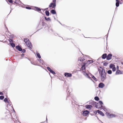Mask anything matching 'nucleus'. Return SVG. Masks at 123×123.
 I'll return each mask as SVG.
<instances>
[{
	"label": "nucleus",
	"instance_id": "obj_1",
	"mask_svg": "<svg viewBox=\"0 0 123 123\" xmlns=\"http://www.w3.org/2000/svg\"><path fill=\"white\" fill-rule=\"evenodd\" d=\"M53 2L51 3L49 5V7H52V8H54L56 5V0H53Z\"/></svg>",
	"mask_w": 123,
	"mask_h": 123
},
{
	"label": "nucleus",
	"instance_id": "obj_2",
	"mask_svg": "<svg viewBox=\"0 0 123 123\" xmlns=\"http://www.w3.org/2000/svg\"><path fill=\"white\" fill-rule=\"evenodd\" d=\"M101 77H105L106 76L104 70H103L100 74Z\"/></svg>",
	"mask_w": 123,
	"mask_h": 123
},
{
	"label": "nucleus",
	"instance_id": "obj_3",
	"mask_svg": "<svg viewBox=\"0 0 123 123\" xmlns=\"http://www.w3.org/2000/svg\"><path fill=\"white\" fill-rule=\"evenodd\" d=\"M89 113V112L88 111H86L83 112L82 114L83 115L85 116H86Z\"/></svg>",
	"mask_w": 123,
	"mask_h": 123
},
{
	"label": "nucleus",
	"instance_id": "obj_4",
	"mask_svg": "<svg viewBox=\"0 0 123 123\" xmlns=\"http://www.w3.org/2000/svg\"><path fill=\"white\" fill-rule=\"evenodd\" d=\"M65 76L66 77H71L72 76V74L70 73H66L64 74Z\"/></svg>",
	"mask_w": 123,
	"mask_h": 123
},
{
	"label": "nucleus",
	"instance_id": "obj_5",
	"mask_svg": "<svg viewBox=\"0 0 123 123\" xmlns=\"http://www.w3.org/2000/svg\"><path fill=\"white\" fill-rule=\"evenodd\" d=\"M107 116H108L112 118L115 117H116V115L114 114H111L109 113L108 114Z\"/></svg>",
	"mask_w": 123,
	"mask_h": 123
},
{
	"label": "nucleus",
	"instance_id": "obj_6",
	"mask_svg": "<svg viewBox=\"0 0 123 123\" xmlns=\"http://www.w3.org/2000/svg\"><path fill=\"white\" fill-rule=\"evenodd\" d=\"M112 55L111 54H108L106 57L107 59L108 60H109L111 59Z\"/></svg>",
	"mask_w": 123,
	"mask_h": 123
},
{
	"label": "nucleus",
	"instance_id": "obj_7",
	"mask_svg": "<svg viewBox=\"0 0 123 123\" xmlns=\"http://www.w3.org/2000/svg\"><path fill=\"white\" fill-rule=\"evenodd\" d=\"M97 111L98 113L101 115L102 116H104V114L103 113V112L102 111L99 110H98Z\"/></svg>",
	"mask_w": 123,
	"mask_h": 123
},
{
	"label": "nucleus",
	"instance_id": "obj_8",
	"mask_svg": "<svg viewBox=\"0 0 123 123\" xmlns=\"http://www.w3.org/2000/svg\"><path fill=\"white\" fill-rule=\"evenodd\" d=\"M26 45H27L28 47L30 48L31 49V48L32 46L31 44V43L30 41L28 42L26 44Z\"/></svg>",
	"mask_w": 123,
	"mask_h": 123
},
{
	"label": "nucleus",
	"instance_id": "obj_9",
	"mask_svg": "<svg viewBox=\"0 0 123 123\" xmlns=\"http://www.w3.org/2000/svg\"><path fill=\"white\" fill-rule=\"evenodd\" d=\"M105 86V85L102 83H100L98 85V87L100 88H103Z\"/></svg>",
	"mask_w": 123,
	"mask_h": 123
},
{
	"label": "nucleus",
	"instance_id": "obj_10",
	"mask_svg": "<svg viewBox=\"0 0 123 123\" xmlns=\"http://www.w3.org/2000/svg\"><path fill=\"white\" fill-rule=\"evenodd\" d=\"M85 59L83 57H80L79 58L78 60V62L80 63V62H83Z\"/></svg>",
	"mask_w": 123,
	"mask_h": 123
},
{
	"label": "nucleus",
	"instance_id": "obj_11",
	"mask_svg": "<svg viewBox=\"0 0 123 123\" xmlns=\"http://www.w3.org/2000/svg\"><path fill=\"white\" fill-rule=\"evenodd\" d=\"M34 9V10L37 11H40L41 10V9L40 8H39L37 7H35Z\"/></svg>",
	"mask_w": 123,
	"mask_h": 123
},
{
	"label": "nucleus",
	"instance_id": "obj_12",
	"mask_svg": "<svg viewBox=\"0 0 123 123\" xmlns=\"http://www.w3.org/2000/svg\"><path fill=\"white\" fill-rule=\"evenodd\" d=\"M16 48L19 51H21L22 50L21 48L19 46H16Z\"/></svg>",
	"mask_w": 123,
	"mask_h": 123
},
{
	"label": "nucleus",
	"instance_id": "obj_13",
	"mask_svg": "<svg viewBox=\"0 0 123 123\" xmlns=\"http://www.w3.org/2000/svg\"><path fill=\"white\" fill-rule=\"evenodd\" d=\"M92 107V106L91 105H86V107L87 109L91 108Z\"/></svg>",
	"mask_w": 123,
	"mask_h": 123
},
{
	"label": "nucleus",
	"instance_id": "obj_14",
	"mask_svg": "<svg viewBox=\"0 0 123 123\" xmlns=\"http://www.w3.org/2000/svg\"><path fill=\"white\" fill-rule=\"evenodd\" d=\"M107 55L106 54H105L103 55L102 56V58L103 59H105L107 57Z\"/></svg>",
	"mask_w": 123,
	"mask_h": 123
},
{
	"label": "nucleus",
	"instance_id": "obj_15",
	"mask_svg": "<svg viewBox=\"0 0 123 123\" xmlns=\"http://www.w3.org/2000/svg\"><path fill=\"white\" fill-rule=\"evenodd\" d=\"M122 73L119 70H118L116 72V74H121Z\"/></svg>",
	"mask_w": 123,
	"mask_h": 123
},
{
	"label": "nucleus",
	"instance_id": "obj_16",
	"mask_svg": "<svg viewBox=\"0 0 123 123\" xmlns=\"http://www.w3.org/2000/svg\"><path fill=\"white\" fill-rule=\"evenodd\" d=\"M24 41L26 44L28 42L30 41H29V39L27 38L25 39L24 40Z\"/></svg>",
	"mask_w": 123,
	"mask_h": 123
},
{
	"label": "nucleus",
	"instance_id": "obj_17",
	"mask_svg": "<svg viewBox=\"0 0 123 123\" xmlns=\"http://www.w3.org/2000/svg\"><path fill=\"white\" fill-rule=\"evenodd\" d=\"M115 67V65L113 64H111L110 66V68H112Z\"/></svg>",
	"mask_w": 123,
	"mask_h": 123
},
{
	"label": "nucleus",
	"instance_id": "obj_18",
	"mask_svg": "<svg viewBox=\"0 0 123 123\" xmlns=\"http://www.w3.org/2000/svg\"><path fill=\"white\" fill-rule=\"evenodd\" d=\"M83 74L85 76H87L88 77H90V75H87V74L85 72H83Z\"/></svg>",
	"mask_w": 123,
	"mask_h": 123
},
{
	"label": "nucleus",
	"instance_id": "obj_19",
	"mask_svg": "<svg viewBox=\"0 0 123 123\" xmlns=\"http://www.w3.org/2000/svg\"><path fill=\"white\" fill-rule=\"evenodd\" d=\"M58 78H57L58 79L60 80H63V81H64V77H58Z\"/></svg>",
	"mask_w": 123,
	"mask_h": 123
},
{
	"label": "nucleus",
	"instance_id": "obj_20",
	"mask_svg": "<svg viewBox=\"0 0 123 123\" xmlns=\"http://www.w3.org/2000/svg\"><path fill=\"white\" fill-rule=\"evenodd\" d=\"M51 12L52 14H55L56 13L55 11L54 10H52L51 11Z\"/></svg>",
	"mask_w": 123,
	"mask_h": 123
},
{
	"label": "nucleus",
	"instance_id": "obj_21",
	"mask_svg": "<svg viewBox=\"0 0 123 123\" xmlns=\"http://www.w3.org/2000/svg\"><path fill=\"white\" fill-rule=\"evenodd\" d=\"M45 13H46V15L47 16H49V12L48 11H45Z\"/></svg>",
	"mask_w": 123,
	"mask_h": 123
},
{
	"label": "nucleus",
	"instance_id": "obj_22",
	"mask_svg": "<svg viewBox=\"0 0 123 123\" xmlns=\"http://www.w3.org/2000/svg\"><path fill=\"white\" fill-rule=\"evenodd\" d=\"M93 61L92 60H89L87 62V63L88 64H90L92 63Z\"/></svg>",
	"mask_w": 123,
	"mask_h": 123
},
{
	"label": "nucleus",
	"instance_id": "obj_23",
	"mask_svg": "<svg viewBox=\"0 0 123 123\" xmlns=\"http://www.w3.org/2000/svg\"><path fill=\"white\" fill-rule=\"evenodd\" d=\"M4 101L6 102L7 103H9V101L6 98H5V99H4Z\"/></svg>",
	"mask_w": 123,
	"mask_h": 123
},
{
	"label": "nucleus",
	"instance_id": "obj_24",
	"mask_svg": "<svg viewBox=\"0 0 123 123\" xmlns=\"http://www.w3.org/2000/svg\"><path fill=\"white\" fill-rule=\"evenodd\" d=\"M94 99L96 100L97 101H98L99 100V98L97 96L95 97Z\"/></svg>",
	"mask_w": 123,
	"mask_h": 123
},
{
	"label": "nucleus",
	"instance_id": "obj_25",
	"mask_svg": "<svg viewBox=\"0 0 123 123\" xmlns=\"http://www.w3.org/2000/svg\"><path fill=\"white\" fill-rule=\"evenodd\" d=\"M44 18L45 20L47 21H49L50 20V19L49 18H47L46 17H44Z\"/></svg>",
	"mask_w": 123,
	"mask_h": 123
},
{
	"label": "nucleus",
	"instance_id": "obj_26",
	"mask_svg": "<svg viewBox=\"0 0 123 123\" xmlns=\"http://www.w3.org/2000/svg\"><path fill=\"white\" fill-rule=\"evenodd\" d=\"M81 68L82 70H83L85 69V64L83 65L82 66V67H81Z\"/></svg>",
	"mask_w": 123,
	"mask_h": 123
},
{
	"label": "nucleus",
	"instance_id": "obj_27",
	"mask_svg": "<svg viewBox=\"0 0 123 123\" xmlns=\"http://www.w3.org/2000/svg\"><path fill=\"white\" fill-rule=\"evenodd\" d=\"M37 56L39 58H41V56L38 53H37Z\"/></svg>",
	"mask_w": 123,
	"mask_h": 123
},
{
	"label": "nucleus",
	"instance_id": "obj_28",
	"mask_svg": "<svg viewBox=\"0 0 123 123\" xmlns=\"http://www.w3.org/2000/svg\"><path fill=\"white\" fill-rule=\"evenodd\" d=\"M107 73L109 74H111L112 73V71L111 70H109L107 71Z\"/></svg>",
	"mask_w": 123,
	"mask_h": 123
},
{
	"label": "nucleus",
	"instance_id": "obj_29",
	"mask_svg": "<svg viewBox=\"0 0 123 123\" xmlns=\"http://www.w3.org/2000/svg\"><path fill=\"white\" fill-rule=\"evenodd\" d=\"M4 98V96H0V99L2 100Z\"/></svg>",
	"mask_w": 123,
	"mask_h": 123
},
{
	"label": "nucleus",
	"instance_id": "obj_30",
	"mask_svg": "<svg viewBox=\"0 0 123 123\" xmlns=\"http://www.w3.org/2000/svg\"><path fill=\"white\" fill-rule=\"evenodd\" d=\"M100 79L102 81H103L105 79L106 77H100Z\"/></svg>",
	"mask_w": 123,
	"mask_h": 123
},
{
	"label": "nucleus",
	"instance_id": "obj_31",
	"mask_svg": "<svg viewBox=\"0 0 123 123\" xmlns=\"http://www.w3.org/2000/svg\"><path fill=\"white\" fill-rule=\"evenodd\" d=\"M99 104L101 105L103 104V102L101 101H99Z\"/></svg>",
	"mask_w": 123,
	"mask_h": 123
},
{
	"label": "nucleus",
	"instance_id": "obj_32",
	"mask_svg": "<svg viewBox=\"0 0 123 123\" xmlns=\"http://www.w3.org/2000/svg\"><path fill=\"white\" fill-rule=\"evenodd\" d=\"M47 68L48 70H49L50 72L52 70L49 67H47Z\"/></svg>",
	"mask_w": 123,
	"mask_h": 123
},
{
	"label": "nucleus",
	"instance_id": "obj_33",
	"mask_svg": "<svg viewBox=\"0 0 123 123\" xmlns=\"http://www.w3.org/2000/svg\"><path fill=\"white\" fill-rule=\"evenodd\" d=\"M119 2H116V6H117L118 7L119 6Z\"/></svg>",
	"mask_w": 123,
	"mask_h": 123
},
{
	"label": "nucleus",
	"instance_id": "obj_34",
	"mask_svg": "<svg viewBox=\"0 0 123 123\" xmlns=\"http://www.w3.org/2000/svg\"><path fill=\"white\" fill-rule=\"evenodd\" d=\"M50 72L53 74H55V72L52 70Z\"/></svg>",
	"mask_w": 123,
	"mask_h": 123
},
{
	"label": "nucleus",
	"instance_id": "obj_35",
	"mask_svg": "<svg viewBox=\"0 0 123 123\" xmlns=\"http://www.w3.org/2000/svg\"><path fill=\"white\" fill-rule=\"evenodd\" d=\"M11 45L12 47H14L15 46V44L14 43H11Z\"/></svg>",
	"mask_w": 123,
	"mask_h": 123
},
{
	"label": "nucleus",
	"instance_id": "obj_36",
	"mask_svg": "<svg viewBox=\"0 0 123 123\" xmlns=\"http://www.w3.org/2000/svg\"><path fill=\"white\" fill-rule=\"evenodd\" d=\"M112 70L113 71H116V68L115 67V66L114 67V68H112Z\"/></svg>",
	"mask_w": 123,
	"mask_h": 123
},
{
	"label": "nucleus",
	"instance_id": "obj_37",
	"mask_svg": "<svg viewBox=\"0 0 123 123\" xmlns=\"http://www.w3.org/2000/svg\"><path fill=\"white\" fill-rule=\"evenodd\" d=\"M8 1L11 3H12L13 2V1L12 0H8Z\"/></svg>",
	"mask_w": 123,
	"mask_h": 123
},
{
	"label": "nucleus",
	"instance_id": "obj_38",
	"mask_svg": "<svg viewBox=\"0 0 123 123\" xmlns=\"http://www.w3.org/2000/svg\"><path fill=\"white\" fill-rule=\"evenodd\" d=\"M93 78V80H94L95 81H97V80L96 78V77H92Z\"/></svg>",
	"mask_w": 123,
	"mask_h": 123
},
{
	"label": "nucleus",
	"instance_id": "obj_39",
	"mask_svg": "<svg viewBox=\"0 0 123 123\" xmlns=\"http://www.w3.org/2000/svg\"><path fill=\"white\" fill-rule=\"evenodd\" d=\"M87 75H90V76H91V77H94V76H93L91 74H87Z\"/></svg>",
	"mask_w": 123,
	"mask_h": 123
},
{
	"label": "nucleus",
	"instance_id": "obj_40",
	"mask_svg": "<svg viewBox=\"0 0 123 123\" xmlns=\"http://www.w3.org/2000/svg\"><path fill=\"white\" fill-rule=\"evenodd\" d=\"M26 8L28 9H31V7H26Z\"/></svg>",
	"mask_w": 123,
	"mask_h": 123
},
{
	"label": "nucleus",
	"instance_id": "obj_41",
	"mask_svg": "<svg viewBox=\"0 0 123 123\" xmlns=\"http://www.w3.org/2000/svg\"><path fill=\"white\" fill-rule=\"evenodd\" d=\"M0 95H3V94L1 92H0Z\"/></svg>",
	"mask_w": 123,
	"mask_h": 123
},
{
	"label": "nucleus",
	"instance_id": "obj_42",
	"mask_svg": "<svg viewBox=\"0 0 123 123\" xmlns=\"http://www.w3.org/2000/svg\"><path fill=\"white\" fill-rule=\"evenodd\" d=\"M25 50L24 49H23V50H22V52H23V53H25Z\"/></svg>",
	"mask_w": 123,
	"mask_h": 123
},
{
	"label": "nucleus",
	"instance_id": "obj_43",
	"mask_svg": "<svg viewBox=\"0 0 123 123\" xmlns=\"http://www.w3.org/2000/svg\"><path fill=\"white\" fill-rule=\"evenodd\" d=\"M40 62L41 63H42V64H43V61H41V60L40 59Z\"/></svg>",
	"mask_w": 123,
	"mask_h": 123
},
{
	"label": "nucleus",
	"instance_id": "obj_44",
	"mask_svg": "<svg viewBox=\"0 0 123 123\" xmlns=\"http://www.w3.org/2000/svg\"><path fill=\"white\" fill-rule=\"evenodd\" d=\"M107 64V63H106V62H105L104 63V64L106 66V65Z\"/></svg>",
	"mask_w": 123,
	"mask_h": 123
},
{
	"label": "nucleus",
	"instance_id": "obj_45",
	"mask_svg": "<svg viewBox=\"0 0 123 123\" xmlns=\"http://www.w3.org/2000/svg\"><path fill=\"white\" fill-rule=\"evenodd\" d=\"M90 79V80H92V81H93V82H94V81H93V80L91 78V77H88Z\"/></svg>",
	"mask_w": 123,
	"mask_h": 123
},
{
	"label": "nucleus",
	"instance_id": "obj_46",
	"mask_svg": "<svg viewBox=\"0 0 123 123\" xmlns=\"http://www.w3.org/2000/svg\"><path fill=\"white\" fill-rule=\"evenodd\" d=\"M9 41L10 42H12V40L11 39H10L9 40Z\"/></svg>",
	"mask_w": 123,
	"mask_h": 123
},
{
	"label": "nucleus",
	"instance_id": "obj_47",
	"mask_svg": "<svg viewBox=\"0 0 123 123\" xmlns=\"http://www.w3.org/2000/svg\"><path fill=\"white\" fill-rule=\"evenodd\" d=\"M8 105L10 106L11 107H12V106H11V105L10 104H8Z\"/></svg>",
	"mask_w": 123,
	"mask_h": 123
},
{
	"label": "nucleus",
	"instance_id": "obj_48",
	"mask_svg": "<svg viewBox=\"0 0 123 123\" xmlns=\"http://www.w3.org/2000/svg\"><path fill=\"white\" fill-rule=\"evenodd\" d=\"M116 1H117V2H119V1H118V0H116Z\"/></svg>",
	"mask_w": 123,
	"mask_h": 123
},
{
	"label": "nucleus",
	"instance_id": "obj_49",
	"mask_svg": "<svg viewBox=\"0 0 123 123\" xmlns=\"http://www.w3.org/2000/svg\"><path fill=\"white\" fill-rule=\"evenodd\" d=\"M24 55V54H22V55H21V56H23Z\"/></svg>",
	"mask_w": 123,
	"mask_h": 123
},
{
	"label": "nucleus",
	"instance_id": "obj_50",
	"mask_svg": "<svg viewBox=\"0 0 123 123\" xmlns=\"http://www.w3.org/2000/svg\"><path fill=\"white\" fill-rule=\"evenodd\" d=\"M94 113H95L96 114L97 113V111H96L94 112Z\"/></svg>",
	"mask_w": 123,
	"mask_h": 123
},
{
	"label": "nucleus",
	"instance_id": "obj_51",
	"mask_svg": "<svg viewBox=\"0 0 123 123\" xmlns=\"http://www.w3.org/2000/svg\"><path fill=\"white\" fill-rule=\"evenodd\" d=\"M20 123V122H19V121H18L17 122V123Z\"/></svg>",
	"mask_w": 123,
	"mask_h": 123
},
{
	"label": "nucleus",
	"instance_id": "obj_52",
	"mask_svg": "<svg viewBox=\"0 0 123 123\" xmlns=\"http://www.w3.org/2000/svg\"><path fill=\"white\" fill-rule=\"evenodd\" d=\"M122 64L123 65V62L122 63Z\"/></svg>",
	"mask_w": 123,
	"mask_h": 123
},
{
	"label": "nucleus",
	"instance_id": "obj_53",
	"mask_svg": "<svg viewBox=\"0 0 123 123\" xmlns=\"http://www.w3.org/2000/svg\"><path fill=\"white\" fill-rule=\"evenodd\" d=\"M97 106H96H96H95V107H96L97 108Z\"/></svg>",
	"mask_w": 123,
	"mask_h": 123
},
{
	"label": "nucleus",
	"instance_id": "obj_54",
	"mask_svg": "<svg viewBox=\"0 0 123 123\" xmlns=\"http://www.w3.org/2000/svg\"><path fill=\"white\" fill-rule=\"evenodd\" d=\"M46 120L47 121V118H46Z\"/></svg>",
	"mask_w": 123,
	"mask_h": 123
},
{
	"label": "nucleus",
	"instance_id": "obj_55",
	"mask_svg": "<svg viewBox=\"0 0 123 123\" xmlns=\"http://www.w3.org/2000/svg\"><path fill=\"white\" fill-rule=\"evenodd\" d=\"M9 115L10 114V113H9Z\"/></svg>",
	"mask_w": 123,
	"mask_h": 123
},
{
	"label": "nucleus",
	"instance_id": "obj_56",
	"mask_svg": "<svg viewBox=\"0 0 123 123\" xmlns=\"http://www.w3.org/2000/svg\"><path fill=\"white\" fill-rule=\"evenodd\" d=\"M47 8H46L45 9V10H46V9H47Z\"/></svg>",
	"mask_w": 123,
	"mask_h": 123
}]
</instances>
